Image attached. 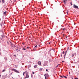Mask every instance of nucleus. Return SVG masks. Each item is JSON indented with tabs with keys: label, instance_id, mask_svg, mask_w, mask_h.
Returning a JSON list of instances; mask_svg holds the SVG:
<instances>
[{
	"label": "nucleus",
	"instance_id": "412c9836",
	"mask_svg": "<svg viewBox=\"0 0 79 79\" xmlns=\"http://www.w3.org/2000/svg\"><path fill=\"white\" fill-rule=\"evenodd\" d=\"M24 74H25V73L24 72H23V76H24Z\"/></svg>",
	"mask_w": 79,
	"mask_h": 79
},
{
	"label": "nucleus",
	"instance_id": "6e6d98bb",
	"mask_svg": "<svg viewBox=\"0 0 79 79\" xmlns=\"http://www.w3.org/2000/svg\"><path fill=\"white\" fill-rule=\"evenodd\" d=\"M3 40L4 41V40Z\"/></svg>",
	"mask_w": 79,
	"mask_h": 79
},
{
	"label": "nucleus",
	"instance_id": "2f4dec72",
	"mask_svg": "<svg viewBox=\"0 0 79 79\" xmlns=\"http://www.w3.org/2000/svg\"><path fill=\"white\" fill-rule=\"evenodd\" d=\"M64 51H63V54H64Z\"/></svg>",
	"mask_w": 79,
	"mask_h": 79
},
{
	"label": "nucleus",
	"instance_id": "f704fd0d",
	"mask_svg": "<svg viewBox=\"0 0 79 79\" xmlns=\"http://www.w3.org/2000/svg\"><path fill=\"white\" fill-rule=\"evenodd\" d=\"M66 13H67V15H68V12H67Z\"/></svg>",
	"mask_w": 79,
	"mask_h": 79
},
{
	"label": "nucleus",
	"instance_id": "2eb2a0df",
	"mask_svg": "<svg viewBox=\"0 0 79 79\" xmlns=\"http://www.w3.org/2000/svg\"><path fill=\"white\" fill-rule=\"evenodd\" d=\"M69 55L67 54L66 58H69Z\"/></svg>",
	"mask_w": 79,
	"mask_h": 79
},
{
	"label": "nucleus",
	"instance_id": "f8f14e48",
	"mask_svg": "<svg viewBox=\"0 0 79 79\" xmlns=\"http://www.w3.org/2000/svg\"><path fill=\"white\" fill-rule=\"evenodd\" d=\"M37 67V65H35L34 66V68H36Z\"/></svg>",
	"mask_w": 79,
	"mask_h": 79
},
{
	"label": "nucleus",
	"instance_id": "680f3d73",
	"mask_svg": "<svg viewBox=\"0 0 79 79\" xmlns=\"http://www.w3.org/2000/svg\"><path fill=\"white\" fill-rule=\"evenodd\" d=\"M68 49H69V48H68Z\"/></svg>",
	"mask_w": 79,
	"mask_h": 79
},
{
	"label": "nucleus",
	"instance_id": "4468645a",
	"mask_svg": "<svg viewBox=\"0 0 79 79\" xmlns=\"http://www.w3.org/2000/svg\"><path fill=\"white\" fill-rule=\"evenodd\" d=\"M42 68H40V70H39L41 72L42 71Z\"/></svg>",
	"mask_w": 79,
	"mask_h": 79
},
{
	"label": "nucleus",
	"instance_id": "423d86ee",
	"mask_svg": "<svg viewBox=\"0 0 79 79\" xmlns=\"http://www.w3.org/2000/svg\"><path fill=\"white\" fill-rule=\"evenodd\" d=\"M47 62H44V63L43 64V66H47Z\"/></svg>",
	"mask_w": 79,
	"mask_h": 79
},
{
	"label": "nucleus",
	"instance_id": "0e129e2a",
	"mask_svg": "<svg viewBox=\"0 0 79 79\" xmlns=\"http://www.w3.org/2000/svg\"><path fill=\"white\" fill-rule=\"evenodd\" d=\"M47 62H46L47 63Z\"/></svg>",
	"mask_w": 79,
	"mask_h": 79
},
{
	"label": "nucleus",
	"instance_id": "b1692460",
	"mask_svg": "<svg viewBox=\"0 0 79 79\" xmlns=\"http://www.w3.org/2000/svg\"><path fill=\"white\" fill-rule=\"evenodd\" d=\"M5 71V69H4L2 70V72H4V71Z\"/></svg>",
	"mask_w": 79,
	"mask_h": 79
},
{
	"label": "nucleus",
	"instance_id": "f3484780",
	"mask_svg": "<svg viewBox=\"0 0 79 79\" xmlns=\"http://www.w3.org/2000/svg\"><path fill=\"white\" fill-rule=\"evenodd\" d=\"M24 73H26V74H27V73H28L27 72V71H25V72H24Z\"/></svg>",
	"mask_w": 79,
	"mask_h": 79
},
{
	"label": "nucleus",
	"instance_id": "4be33fe9",
	"mask_svg": "<svg viewBox=\"0 0 79 79\" xmlns=\"http://www.w3.org/2000/svg\"><path fill=\"white\" fill-rule=\"evenodd\" d=\"M64 77L65 79H66V78H67V77L64 76Z\"/></svg>",
	"mask_w": 79,
	"mask_h": 79
},
{
	"label": "nucleus",
	"instance_id": "20e7f679",
	"mask_svg": "<svg viewBox=\"0 0 79 79\" xmlns=\"http://www.w3.org/2000/svg\"><path fill=\"white\" fill-rule=\"evenodd\" d=\"M20 48H19L18 47L16 49V50L17 52L18 53L19 52H20Z\"/></svg>",
	"mask_w": 79,
	"mask_h": 79
},
{
	"label": "nucleus",
	"instance_id": "cd10ccee",
	"mask_svg": "<svg viewBox=\"0 0 79 79\" xmlns=\"http://www.w3.org/2000/svg\"><path fill=\"white\" fill-rule=\"evenodd\" d=\"M70 4H71V5H73V3H72V2H70Z\"/></svg>",
	"mask_w": 79,
	"mask_h": 79
},
{
	"label": "nucleus",
	"instance_id": "7ed1b4c3",
	"mask_svg": "<svg viewBox=\"0 0 79 79\" xmlns=\"http://www.w3.org/2000/svg\"><path fill=\"white\" fill-rule=\"evenodd\" d=\"M73 8H77V9H79L78 6H77L75 4H73Z\"/></svg>",
	"mask_w": 79,
	"mask_h": 79
},
{
	"label": "nucleus",
	"instance_id": "c85d7f7f",
	"mask_svg": "<svg viewBox=\"0 0 79 79\" xmlns=\"http://www.w3.org/2000/svg\"><path fill=\"white\" fill-rule=\"evenodd\" d=\"M67 53V51L66 50L65 52V53H66V54Z\"/></svg>",
	"mask_w": 79,
	"mask_h": 79
},
{
	"label": "nucleus",
	"instance_id": "9d476101",
	"mask_svg": "<svg viewBox=\"0 0 79 79\" xmlns=\"http://www.w3.org/2000/svg\"><path fill=\"white\" fill-rule=\"evenodd\" d=\"M10 45H11V47L12 48H13V44L12 43H11V42H10Z\"/></svg>",
	"mask_w": 79,
	"mask_h": 79
},
{
	"label": "nucleus",
	"instance_id": "e2e57ef3",
	"mask_svg": "<svg viewBox=\"0 0 79 79\" xmlns=\"http://www.w3.org/2000/svg\"><path fill=\"white\" fill-rule=\"evenodd\" d=\"M61 54H63V53H62Z\"/></svg>",
	"mask_w": 79,
	"mask_h": 79
},
{
	"label": "nucleus",
	"instance_id": "13d9d810",
	"mask_svg": "<svg viewBox=\"0 0 79 79\" xmlns=\"http://www.w3.org/2000/svg\"><path fill=\"white\" fill-rule=\"evenodd\" d=\"M15 55V56H16V55Z\"/></svg>",
	"mask_w": 79,
	"mask_h": 79
},
{
	"label": "nucleus",
	"instance_id": "4d7b16f0",
	"mask_svg": "<svg viewBox=\"0 0 79 79\" xmlns=\"http://www.w3.org/2000/svg\"><path fill=\"white\" fill-rule=\"evenodd\" d=\"M23 45H24V43H23Z\"/></svg>",
	"mask_w": 79,
	"mask_h": 79
},
{
	"label": "nucleus",
	"instance_id": "5701e85b",
	"mask_svg": "<svg viewBox=\"0 0 79 79\" xmlns=\"http://www.w3.org/2000/svg\"><path fill=\"white\" fill-rule=\"evenodd\" d=\"M45 76V79H47V78H47V77H46V76Z\"/></svg>",
	"mask_w": 79,
	"mask_h": 79
},
{
	"label": "nucleus",
	"instance_id": "f03ea898",
	"mask_svg": "<svg viewBox=\"0 0 79 79\" xmlns=\"http://www.w3.org/2000/svg\"><path fill=\"white\" fill-rule=\"evenodd\" d=\"M29 73H27L26 75V77H25L24 79H27V78H29Z\"/></svg>",
	"mask_w": 79,
	"mask_h": 79
},
{
	"label": "nucleus",
	"instance_id": "c756f323",
	"mask_svg": "<svg viewBox=\"0 0 79 79\" xmlns=\"http://www.w3.org/2000/svg\"><path fill=\"white\" fill-rule=\"evenodd\" d=\"M74 55L73 54V55L72 56V57H74Z\"/></svg>",
	"mask_w": 79,
	"mask_h": 79
},
{
	"label": "nucleus",
	"instance_id": "7c9ffc66",
	"mask_svg": "<svg viewBox=\"0 0 79 79\" xmlns=\"http://www.w3.org/2000/svg\"><path fill=\"white\" fill-rule=\"evenodd\" d=\"M65 28H63V31H64V30H65Z\"/></svg>",
	"mask_w": 79,
	"mask_h": 79
},
{
	"label": "nucleus",
	"instance_id": "052dcab7",
	"mask_svg": "<svg viewBox=\"0 0 79 79\" xmlns=\"http://www.w3.org/2000/svg\"><path fill=\"white\" fill-rule=\"evenodd\" d=\"M8 42H7V44H8Z\"/></svg>",
	"mask_w": 79,
	"mask_h": 79
},
{
	"label": "nucleus",
	"instance_id": "8fccbe9b",
	"mask_svg": "<svg viewBox=\"0 0 79 79\" xmlns=\"http://www.w3.org/2000/svg\"><path fill=\"white\" fill-rule=\"evenodd\" d=\"M0 21H1V19H0Z\"/></svg>",
	"mask_w": 79,
	"mask_h": 79
},
{
	"label": "nucleus",
	"instance_id": "3c124183",
	"mask_svg": "<svg viewBox=\"0 0 79 79\" xmlns=\"http://www.w3.org/2000/svg\"><path fill=\"white\" fill-rule=\"evenodd\" d=\"M1 55V53H0V55Z\"/></svg>",
	"mask_w": 79,
	"mask_h": 79
},
{
	"label": "nucleus",
	"instance_id": "864d4df0",
	"mask_svg": "<svg viewBox=\"0 0 79 79\" xmlns=\"http://www.w3.org/2000/svg\"><path fill=\"white\" fill-rule=\"evenodd\" d=\"M0 77H1V75H0Z\"/></svg>",
	"mask_w": 79,
	"mask_h": 79
},
{
	"label": "nucleus",
	"instance_id": "1a4fd4ad",
	"mask_svg": "<svg viewBox=\"0 0 79 79\" xmlns=\"http://www.w3.org/2000/svg\"><path fill=\"white\" fill-rule=\"evenodd\" d=\"M1 36L2 37V39H3V38H5V35H1Z\"/></svg>",
	"mask_w": 79,
	"mask_h": 79
},
{
	"label": "nucleus",
	"instance_id": "338daca9",
	"mask_svg": "<svg viewBox=\"0 0 79 79\" xmlns=\"http://www.w3.org/2000/svg\"><path fill=\"white\" fill-rule=\"evenodd\" d=\"M76 1V0H75Z\"/></svg>",
	"mask_w": 79,
	"mask_h": 79
},
{
	"label": "nucleus",
	"instance_id": "a211bd4d",
	"mask_svg": "<svg viewBox=\"0 0 79 79\" xmlns=\"http://www.w3.org/2000/svg\"><path fill=\"white\" fill-rule=\"evenodd\" d=\"M26 50V49L25 48H23L22 50Z\"/></svg>",
	"mask_w": 79,
	"mask_h": 79
},
{
	"label": "nucleus",
	"instance_id": "c03bdc74",
	"mask_svg": "<svg viewBox=\"0 0 79 79\" xmlns=\"http://www.w3.org/2000/svg\"><path fill=\"white\" fill-rule=\"evenodd\" d=\"M70 73H70V72H69V74H70Z\"/></svg>",
	"mask_w": 79,
	"mask_h": 79
},
{
	"label": "nucleus",
	"instance_id": "393cba45",
	"mask_svg": "<svg viewBox=\"0 0 79 79\" xmlns=\"http://www.w3.org/2000/svg\"><path fill=\"white\" fill-rule=\"evenodd\" d=\"M58 64L57 65L56 67V68H58Z\"/></svg>",
	"mask_w": 79,
	"mask_h": 79
},
{
	"label": "nucleus",
	"instance_id": "bb28decb",
	"mask_svg": "<svg viewBox=\"0 0 79 79\" xmlns=\"http://www.w3.org/2000/svg\"><path fill=\"white\" fill-rule=\"evenodd\" d=\"M32 74H35V72H32Z\"/></svg>",
	"mask_w": 79,
	"mask_h": 79
},
{
	"label": "nucleus",
	"instance_id": "aec40b11",
	"mask_svg": "<svg viewBox=\"0 0 79 79\" xmlns=\"http://www.w3.org/2000/svg\"><path fill=\"white\" fill-rule=\"evenodd\" d=\"M0 25H1V26H2V23H1Z\"/></svg>",
	"mask_w": 79,
	"mask_h": 79
},
{
	"label": "nucleus",
	"instance_id": "6e6552de",
	"mask_svg": "<svg viewBox=\"0 0 79 79\" xmlns=\"http://www.w3.org/2000/svg\"><path fill=\"white\" fill-rule=\"evenodd\" d=\"M38 64L39 65H40V66L41 65V62L40 61H39L38 62Z\"/></svg>",
	"mask_w": 79,
	"mask_h": 79
},
{
	"label": "nucleus",
	"instance_id": "37998d69",
	"mask_svg": "<svg viewBox=\"0 0 79 79\" xmlns=\"http://www.w3.org/2000/svg\"><path fill=\"white\" fill-rule=\"evenodd\" d=\"M0 2H2V0H0Z\"/></svg>",
	"mask_w": 79,
	"mask_h": 79
},
{
	"label": "nucleus",
	"instance_id": "473e14b6",
	"mask_svg": "<svg viewBox=\"0 0 79 79\" xmlns=\"http://www.w3.org/2000/svg\"><path fill=\"white\" fill-rule=\"evenodd\" d=\"M46 71H48V69H46Z\"/></svg>",
	"mask_w": 79,
	"mask_h": 79
},
{
	"label": "nucleus",
	"instance_id": "603ef678",
	"mask_svg": "<svg viewBox=\"0 0 79 79\" xmlns=\"http://www.w3.org/2000/svg\"><path fill=\"white\" fill-rule=\"evenodd\" d=\"M6 76H7V74H6Z\"/></svg>",
	"mask_w": 79,
	"mask_h": 79
},
{
	"label": "nucleus",
	"instance_id": "49530a36",
	"mask_svg": "<svg viewBox=\"0 0 79 79\" xmlns=\"http://www.w3.org/2000/svg\"><path fill=\"white\" fill-rule=\"evenodd\" d=\"M62 62H63V63H64V61H62Z\"/></svg>",
	"mask_w": 79,
	"mask_h": 79
},
{
	"label": "nucleus",
	"instance_id": "79ce46f5",
	"mask_svg": "<svg viewBox=\"0 0 79 79\" xmlns=\"http://www.w3.org/2000/svg\"><path fill=\"white\" fill-rule=\"evenodd\" d=\"M61 56H63V55H62V54H61V55H60Z\"/></svg>",
	"mask_w": 79,
	"mask_h": 79
},
{
	"label": "nucleus",
	"instance_id": "5fc2aeb1",
	"mask_svg": "<svg viewBox=\"0 0 79 79\" xmlns=\"http://www.w3.org/2000/svg\"><path fill=\"white\" fill-rule=\"evenodd\" d=\"M71 79H73V78H72Z\"/></svg>",
	"mask_w": 79,
	"mask_h": 79
},
{
	"label": "nucleus",
	"instance_id": "a19ab883",
	"mask_svg": "<svg viewBox=\"0 0 79 79\" xmlns=\"http://www.w3.org/2000/svg\"><path fill=\"white\" fill-rule=\"evenodd\" d=\"M51 44V43L50 42L49 43V44Z\"/></svg>",
	"mask_w": 79,
	"mask_h": 79
},
{
	"label": "nucleus",
	"instance_id": "ea45409f",
	"mask_svg": "<svg viewBox=\"0 0 79 79\" xmlns=\"http://www.w3.org/2000/svg\"><path fill=\"white\" fill-rule=\"evenodd\" d=\"M67 38H68V36H66V39H67Z\"/></svg>",
	"mask_w": 79,
	"mask_h": 79
},
{
	"label": "nucleus",
	"instance_id": "09e8293b",
	"mask_svg": "<svg viewBox=\"0 0 79 79\" xmlns=\"http://www.w3.org/2000/svg\"><path fill=\"white\" fill-rule=\"evenodd\" d=\"M1 40H2V38H1Z\"/></svg>",
	"mask_w": 79,
	"mask_h": 79
},
{
	"label": "nucleus",
	"instance_id": "dca6fc26",
	"mask_svg": "<svg viewBox=\"0 0 79 79\" xmlns=\"http://www.w3.org/2000/svg\"><path fill=\"white\" fill-rule=\"evenodd\" d=\"M2 2L3 3H5V0H2Z\"/></svg>",
	"mask_w": 79,
	"mask_h": 79
},
{
	"label": "nucleus",
	"instance_id": "de8ad7c7",
	"mask_svg": "<svg viewBox=\"0 0 79 79\" xmlns=\"http://www.w3.org/2000/svg\"><path fill=\"white\" fill-rule=\"evenodd\" d=\"M12 79H13V77H12Z\"/></svg>",
	"mask_w": 79,
	"mask_h": 79
},
{
	"label": "nucleus",
	"instance_id": "0eeeda50",
	"mask_svg": "<svg viewBox=\"0 0 79 79\" xmlns=\"http://www.w3.org/2000/svg\"><path fill=\"white\" fill-rule=\"evenodd\" d=\"M63 2H64V3L65 5H66V2H67V0H64L63 1Z\"/></svg>",
	"mask_w": 79,
	"mask_h": 79
},
{
	"label": "nucleus",
	"instance_id": "ddd939ff",
	"mask_svg": "<svg viewBox=\"0 0 79 79\" xmlns=\"http://www.w3.org/2000/svg\"><path fill=\"white\" fill-rule=\"evenodd\" d=\"M6 14V11H5L3 13V15H5Z\"/></svg>",
	"mask_w": 79,
	"mask_h": 79
},
{
	"label": "nucleus",
	"instance_id": "a878e982",
	"mask_svg": "<svg viewBox=\"0 0 79 79\" xmlns=\"http://www.w3.org/2000/svg\"><path fill=\"white\" fill-rule=\"evenodd\" d=\"M36 47L37 48V45H36L34 47V48H35Z\"/></svg>",
	"mask_w": 79,
	"mask_h": 79
},
{
	"label": "nucleus",
	"instance_id": "6ab92c4d",
	"mask_svg": "<svg viewBox=\"0 0 79 79\" xmlns=\"http://www.w3.org/2000/svg\"><path fill=\"white\" fill-rule=\"evenodd\" d=\"M64 77V76L62 75L61 76V77H62V78H63V77Z\"/></svg>",
	"mask_w": 79,
	"mask_h": 79
},
{
	"label": "nucleus",
	"instance_id": "39448f33",
	"mask_svg": "<svg viewBox=\"0 0 79 79\" xmlns=\"http://www.w3.org/2000/svg\"><path fill=\"white\" fill-rule=\"evenodd\" d=\"M44 76H46L47 78L49 76L48 75V73H46L44 75Z\"/></svg>",
	"mask_w": 79,
	"mask_h": 79
},
{
	"label": "nucleus",
	"instance_id": "e433bc0d",
	"mask_svg": "<svg viewBox=\"0 0 79 79\" xmlns=\"http://www.w3.org/2000/svg\"><path fill=\"white\" fill-rule=\"evenodd\" d=\"M2 77H5V76H4V75H3V76H2Z\"/></svg>",
	"mask_w": 79,
	"mask_h": 79
},
{
	"label": "nucleus",
	"instance_id": "4c0bfd02",
	"mask_svg": "<svg viewBox=\"0 0 79 79\" xmlns=\"http://www.w3.org/2000/svg\"><path fill=\"white\" fill-rule=\"evenodd\" d=\"M75 79H78V78H75Z\"/></svg>",
	"mask_w": 79,
	"mask_h": 79
},
{
	"label": "nucleus",
	"instance_id": "69168bd1",
	"mask_svg": "<svg viewBox=\"0 0 79 79\" xmlns=\"http://www.w3.org/2000/svg\"><path fill=\"white\" fill-rule=\"evenodd\" d=\"M15 1L16 0H15Z\"/></svg>",
	"mask_w": 79,
	"mask_h": 79
},
{
	"label": "nucleus",
	"instance_id": "bf43d9fd",
	"mask_svg": "<svg viewBox=\"0 0 79 79\" xmlns=\"http://www.w3.org/2000/svg\"><path fill=\"white\" fill-rule=\"evenodd\" d=\"M31 77H32V74H31Z\"/></svg>",
	"mask_w": 79,
	"mask_h": 79
},
{
	"label": "nucleus",
	"instance_id": "58836bf2",
	"mask_svg": "<svg viewBox=\"0 0 79 79\" xmlns=\"http://www.w3.org/2000/svg\"><path fill=\"white\" fill-rule=\"evenodd\" d=\"M64 35H63V37H64Z\"/></svg>",
	"mask_w": 79,
	"mask_h": 79
},
{
	"label": "nucleus",
	"instance_id": "72a5a7b5",
	"mask_svg": "<svg viewBox=\"0 0 79 79\" xmlns=\"http://www.w3.org/2000/svg\"><path fill=\"white\" fill-rule=\"evenodd\" d=\"M29 48V47H27V48Z\"/></svg>",
	"mask_w": 79,
	"mask_h": 79
},
{
	"label": "nucleus",
	"instance_id": "c9c22d12",
	"mask_svg": "<svg viewBox=\"0 0 79 79\" xmlns=\"http://www.w3.org/2000/svg\"><path fill=\"white\" fill-rule=\"evenodd\" d=\"M13 46H14V47H16V46L14 45V44H13Z\"/></svg>",
	"mask_w": 79,
	"mask_h": 79
},
{
	"label": "nucleus",
	"instance_id": "a18cd8bd",
	"mask_svg": "<svg viewBox=\"0 0 79 79\" xmlns=\"http://www.w3.org/2000/svg\"><path fill=\"white\" fill-rule=\"evenodd\" d=\"M51 50H50V49L49 50L50 52V51H51Z\"/></svg>",
	"mask_w": 79,
	"mask_h": 79
},
{
	"label": "nucleus",
	"instance_id": "f257e3e1",
	"mask_svg": "<svg viewBox=\"0 0 79 79\" xmlns=\"http://www.w3.org/2000/svg\"><path fill=\"white\" fill-rule=\"evenodd\" d=\"M12 71H15V73H19V71H18V70H17L16 69H12Z\"/></svg>",
	"mask_w": 79,
	"mask_h": 79
},
{
	"label": "nucleus",
	"instance_id": "9b49d317",
	"mask_svg": "<svg viewBox=\"0 0 79 79\" xmlns=\"http://www.w3.org/2000/svg\"><path fill=\"white\" fill-rule=\"evenodd\" d=\"M66 55V53H65L64 55V59H65V56Z\"/></svg>",
	"mask_w": 79,
	"mask_h": 79
}]
</instances>
